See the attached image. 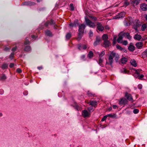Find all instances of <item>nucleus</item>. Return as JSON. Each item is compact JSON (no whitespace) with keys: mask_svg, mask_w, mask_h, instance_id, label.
<instances>
[{"mask_svg":"<svg viewBox=\"0 0 147 147\" xmlns=\"http://www.w3.org/2000/svg\"><path fill=\"white\" fill-rule=\"evenodd\" d=\"M124 37L123 33L120 34L119 36L117 39V41L118 43H122V39Z\"/></svg>","mask_w":147,"mask_h":147,"instance_id":"nucleus-9","label":"nucleus"},{"mask_svg":"<svg viewBox=\"0 0 147 147\" xmlns=\"http://www.w3.org/2000/svg\"><path fill=\"white\" fill-rule=\"evenodd\" d=\"M79 24L78 20L77 19L75 20L73 23H71L69 24L70 26L76 27Z\"/></svg>","mask_w":147,"mask_h":147,"instance_id":"nucleus-7","label":"nucleus"},{"mask_svg":"<svg viewBox=\"0 0 147 147\" xmlns=\"http://www.w3.org/2000/svg\"><path fill=\"white\" fill-rule=\"evenodd\" d=\"M14 65V64L13 63H11L10 64L9 66L11 68L13 67Z\"/></svg>","mask_w":147,"mask_h":147,"instance_id":"nucleus-58","label":"nucleus"},{"mask_svg":"<svg viewBox=\"0 0 147 147\" xmlns=\"http://www.w3.org/2000/svg\"><path fill=\"white\" fill-rule=\"evenodd\" d=\"M28 92L27 91H24L23 92V94L25 96H26L28 94Z\"/></svg>","mask_w":147,"mask_h":147,"instance_id":"nucleus-60","label":"nucleus"},{"mask_svg":"<svg viewBox=\"0 0 147 147\" xmlns=\"http://www.w3.org/2000/svg\"><path fill=\"white\" fill-rule=\"evenodd\" d=\"M138 88H139L140 89H141L142 88V85L141 84H139L138 86Z\"/></svg>","mask_w":147,"mask_h":147,"instance_id":"nucleus-59","label":"nucleus"},{"mask_svg":"<svg viewBox=\"0 0 147 147\" xmlns=\"http://www.w3.org/2000/svg\"><path fill=\"white\" fill-rule=\"evenodd\" d=\"M31 37L32 39H35L36 38V36L34 35H32Z\"/></svg>","mask_w":147,"mask_h":147,"instance_id":"nucleus-62","label":"nucleus"},{"mask_svg":"<svg viewBox=\"0 0 147 147\" xmlns=\"http://www.w3.org/2000/svg\"><path fill=\"white\" fill-rule=\"evenodd\" d=\"M134 70L135 71V73L136 74L138 75L139 74L140 72L141 71V70L140 69H134Z\"/></svg>","mask_w":147,"mask_h":147,"instance_id":"nucleus-40","label":"nucleus"},{"mask_svg":"<svg viewBox=\"0 0 147 147\" xmlns=\"http://www.w3.org/2000/svg\"><path fill=\"white\" fill-rule=\"evenodd\" d=\"M140 0H134L132 2V3L134 5H137L140 3Z\"/></svg>","mask_w":147,"mask_h":147,"instance_id":"nucleus-21","label":"nucleus"},{"mask_svg":"<svg viewBox=\"0 0 147 147\" xmlns=\"http://www.w3.org/2000/svg\"><path fill=\"white\" fill-rule=\"evenodd\" d=\"M143 45V43L142 42H137L136 44V47L138 49H141Z\"/></svg>","mask_w":147,"mask_h":147,"instance_id":"nucleus-13","label":"nucleus"},{"mask_svg":"<svg viewBox=\"0 0 147 147\" xmlns=\"http://www.w3.org/2000/svg\"><path fill=\"white\" fill-rule=\"evenodd\" d=\"M138 77L139 79H140L144 77V75L143 74H141L140 75L139 74L138 76Z\"/></svg>","mask_w":147,"mask_h":147,"instance_id":"nucleus-51","label":"nucleus"},{"mask_svg":"<svg viewBox=\"0 0 147 147\" xmlns=\"http://www.w3.org/2000/svg\"><path fill=\"white\" fill-rule=\"evenodd\" d=\"M74 107L78 111L80 110L81 107L79 106L78 104H76L74 106Z\"/></svg>","mask_w":147,"mask_h":147,"instance_id":"nucleus-27","label":"nucleus"},{"mask_svg":"<svg viewBox=\"0 0 147 147\" xmlns=\"http://www.w3.org/2000/svg\"><path fill=\"white\" fill-rule=\"evenodd\" d=\"M93 54L92 51H90L88 54V56L89 58H91L93 56Z\"/></svg>","mask_w":147,"mask_h":147,"instance_id":"nucleus-33","label":"nucleus"},{"mask_svg":"<svg viewBox=\"0 0 147 147\" xmlns=\"http://www.w3.org/2000/svg\"><path fill=\"white\" fill-rule=\"evenodd\" d=\"M87 95L89 96H94V94H92V92L89 91H88L87 92Z\"/></svg>","mask_w":147,"mask_h":147,"instance_id":"nucleus-41","label":"nucleus"},{"mask_svg":"<svg viewBox=\"0 0 147 147\" xmlns=\"http://www.w3.org/2000/svg\"><path fill=\"white\" fill-rule=\"evenodd\" d=\"M29 42H30L29 40L27 39H26L25 41L24 44L25 45H26L29 44Z\"/></svg>","mask_w":147,"mask_h":147,"instance_id":"nucleus-50","label":"nucleus"},{"mask_svg":"<svg viewBox=\"0 0 147 147\" xmlns=\"http://www.w3.org/2000/svg\"><path fill=\"white\" fill-rule=\"evenodd\" d=\"M128 49L131 51H133L135 49V47L132 43H130L128 47Z\"/></svg>","mask_w":147,"mask_h":147,"instance_id":"nucleus-10","label":"nucleus"},{"mask_svg":"<svg viewBox=\"0 0 147 147\" xmlns=\"http://www.w3.org/2000/svg\"><path fill=\"white\" fill-rule=\"evenodd\" d=\"M45 34L47 36H52L53 35L51 32L49 30H47L45 31Z\"/></svg>","mask_w":147,"mask_h":147,"instance_id":"nucleus-23","label":"nucleus"},{"mask_svg":"<svg viewBox=\"0 0 147 147\" xmlns=\"http://www.w3.org/2000/svg\"><path fill=\"white\" fill-rule=\"evenodd\" d=\"M109 60L110 65L112 66L113 61V59L109 57Z\"/></svg>","mask_w":147,"mask_h":147,"instance_id":"nucleus-36","label":"nucleus"},{"mask_svg":"<svg viewBox=\"0 0 147 147\" xmlns=\"http://www.w3.org/2000/svg\"><path fill=\"white\" fill-rule=\"evenodd\" d=\"M130 63L134 67H136L137 66V64L136 61L134 59L131 60L130 61Z\"/></svg>","mask_w":147,"mask_h":147,"instance_id":"nucleus-22","label":"nucleus"},{"mask_svg":"<svg viewBox=\"0 0 147 147\" xmlns=\"http://www.w3.org/2000/svg\"><path fill=\"white\" fill-rule=\"evenodd\" d=\"M70 7L71 10L73 11L74 10V7L73 6V5L72 3H71L70 4Z\"/></svg>","mask_w":147,"mask_h":147,"instance_id":"nucleus-43","label":"nucleus"},{"mask_svg":"<svg viewBox=\"0 0 147 147\" xmlns=\"http://www.w3.org/2000/svg\"><path fill=\"white\" fill-rule=\"evenodd\" d=\"M105 54V51H102L101 53L99 54V56L100 58H101Z\"/></svg>","mask_w":147,"mask_h":147,"instance_id":"nucleus-39","label":"nucleus"},{"mask_svg":"<svg viewBox=\"0 0 147 147\" xmlns=\"http://www.w3.org/2000/svg\"><path fill=\"white\" fill-rule=\"evenodd\" d=\"M123 45H126L128 44V42L127 40H124L123 41H122Z\"/></svg>","mask_w":147,"mask_h":147,"instance_id":"nucleus-52","label":"nucleus"},{"mask_svg":"<svg viewBox=\"0 0 147 147\" xmlns=\"http://www.w3.org/2000/svg\"><path fill=\"white\" fill-rule=\"evenodd\" d=\"M117 49H119L120 50H122L123 49V48H122L121 47V46H120L119 45H117Z\"/></svg>","mask_w":147,"mask_h":147,"instance_id":"nucleus-53","label":"nucleus"},{"mask_svg":"<svg viewBox=\"0 0 147 147\" xmlns=\"http://www.w3.org/2000/svg\"><path fill=\"white\" fill-rule=\"evenodd\" d=\"M127 101L125 98H121L119 101V104L120 105H125L127 104Z\"/></svg>","mask_w":147,"mask_h":147,"instance_id":"nucleus-11","label":"nucleus"},{"mask_svg":"<svg viewBox=\"0 0 147 147\" xmlns=\"http://www.w3.org/2000/svg\"><path fill=\"white\" fill-rule=\"evenodd\" d=\"M93 35V33L92 31L90 30L89 33V36L90 37L92 36Z\"/></svg>","mask_w":147,"mask_h":147,"instance_id":"nucleus-47","label":"nucleus"},{"mask_svg":"<svg viewBox=\"0 0 147 147\" xmlns=\"http://www.w3.org/2000/svg\"><path fill=\"white\" fill-rule=\"evenodd\" d=\"M7 78L6 76L4 74H3L2 75L0 76V79L1 80H5Z\"/></svg>","mask_w":147,"mask_h":147,"instance_id":"nucleus-32","label":"nucleus"},{"mask_svg":"<svg viewBox=\"0 0 147 147\" xmlns=\"http://www.w3.org/2000/svg\"><path fill=\"white\" fill-rule=\"evenodd\" d=\"M147 27V25L146 24H143L141 27V30L142 31H144L146 29V28Z\"/></svg>","mask_w":147,"mask_h":147,"instance_id":"nucleus-34","label":"nucleus"},{"mask_svg":"<svg viewBox=\"0 0 147 147\" xmlns=\"http://www.w3.org/2000/svg\"><path fill=\"white\" fill-rule=\"evenodd\" d=\"M123 34L124 36H126L128 39L130 40L131 38V37L129 35V34L128 32H123Z\"/></svg>","mask_w":147,"mask_h":147,"instance_id":"nucleus-19","label":"nucleus"},{"mask_svg":"<svg viewBox=\"0 0 147 147\" xmlns=\"http://www.w3.org/2000/svg\"><path fill=\"white\" fill-rule=\"evenodd\" d=\"M97 102L96 101H90L88 103V104H89L92 106L95 107V106L97 105Z\"/></svg>","mask_w":147,"mask_h":147,"instance_id":"nucleus-17","label":"nucleus"},{"mask_svg":"<svg viewBox=\"0 0 147 147\" xmlns=\"http://www.w3.org/2000/svg\"><path fill=\"white\" fill-rule=\"evenodd\" d=\"M88 109L89 111H93V108L92 106H91L88 107Z\"/></svg>","mask_w":147,"mask_h":147,"instance_id":"nucleus-55","label":"nucleus"},{"mask_svg":"<svg viewBox=\"0 0 147 147\" xmlns=\"http://www.w3.org/2000/svg\"><path fill=\"white\" fill-rule=\"evenodd\" d=\"M125 15V13L124 12H121L118 15L115 16L113 18L114 19H117L121 18L124 17Z\"/></svg>","mask_w":147,"mask_h":147,"instance_id":"nucleus-4","label":"nucleus"},{"mask_svg":"<svg viewBox=\"0 0 147 147\" xmlns=\"http://www.w3.org/2000/svg\"><path fill=\"white\" fill-rule=\"evenodd\" d=\"M85 21L87 25L89 27L94 28L95 26V24L94 22H92L86 17H85Z\"/></svg>","mask_w":147,"mask_h":147,"instance_id":"nucleus-3","label":"nucleus"},{"mask_svg":"<svg viewBox=\"0 0 147 147\" xmlns=\"http://www.w3.org/2000/svg\"><path fill=\"white\" fill-rule=\"evenodd\" d=\"M87 48L86 45L79 44L78 45V48L80 50L82 49H85Z\"/></svg>","mask_w":147,"mask_h":147,"instance_id":"nucleus-15","label":"nucleus"},{"mask_svg":"<svg viewBox=\"0 0 147 147\" xmlns=\"http://www.w3.org/2000/svg\"><path fill=\"white\" fill-rule=\"evenodd\" d=\"M14 53L13 52H12L11 53L10 55L9 56V58L11 59H13V57Z\"/></svg>","mask_w":147,"mask_h":147,"instance_id":"nucleus-42","label":"nucleus"},{"mask_svg":"<svg viewBox=\"0 0 147 147\" xmlns=\"http://www.w3.org/2000/svg\"><path fill=\"white\" fill-rule=\"evenodd\" d=\"M100 42L99 39L98 40L97 39L95 41L94 43V46H96L98 44L99 42Z\"/></svg>","mask_w":147,"mask_h":147,"instance_id":"nucleus-44","label":"nucleus"},{"mask_svg":"<svg viewBox=\"0 0 147 147\" xmlns=\"http://www.w3.org/2000/svg\"><path fill=\"white\" fill-rule=\"evenodd\" d=\"M142 55H145V56L147 57V49L146 51L142 53Z\"/></svg>","mask_w":147,"mask_h":147,"instance_id":"nucleus-48","label":"nucleus"},{"mask_svg":"<svg viewBox=\"0 0 147 147\" xmlns=\"http://www.w3.org/2000/svg\"><path fill=\"white\" fill-rule=\"evenodd\" d=\"M108 38V36L107 34H105L103 35L102 36V38L104 41L107 40Z\"/></svg>","mask_w":147,"mask_h":147,"instance_id":"nucleus-30","label":"nucleus"},{"mask_svg":"<svg viewBox=\"0 0 147 147\" xmlns=\"http://www.w3.org/2000/svg\"><path fill=\"white\" fill-rule=\"evenodd\" d=\"M127 61V59L125 57L122 58L121 59V62L122 63H125Z\"/></svg>","mask_w":147,"mask_h":147,"instance_id":"nucleus-25","label":"nucleus"},{"mask_svg":"<svg viewBox=\"0 0 147 147\" xmlns=\"http://www.w3.org/2000/svg\"><path fill=\"white\" fill-rule=\"evenodd\" d=\"M49 24L51 25L55 26V23L53 20H51L50 21H47L44 24V26L46 27H48Z\"/></svg>","mask_w":147,"mask_h":147,"instance_id":"nucleus-6","label":"nucleus"},{"mask_svg":"<svg viewBox=\"0 0 147 147\" xmlns=\"http://www.w3.org/2000/svg\"><path fill=\"white\" fill-rule=\"evenodd\" d=\"M107 117V116L105 115L101 119V121H104L105 120Z\"/></svg>","mask_w":147,"mask_h":147,"instance_id":"nucleus-54","label":"nucleus"},{"mask_svg":"<svg viewBox=\"0 0 147 147\" xmlns=\"http://www.w3.org/2000/svg\"><path fill=\"white\" fill-rule=\"evenodd\" d=\"M104 28L100 23L98 22L97 23V29L99 31H102L104 30Z\"/></svg>","mask_w":147,"mask_h":147,"instance_id":"nucleus-5","label":"nucleus"},{"mask_svg":"<svg viewBox=\"0 0 147 147\" xmlns=\"http://www.w3.org/2000/svg\"><path fill=\"white\" fill-rule=\"evenodd\" d=\"M8 64L6 63L3 64L1 66V68L3 69H4L7 68Z\"/></svg>","mask_w":147,"mask_h":147,"instance_id":"nucleus-28","label":"nucleus"},{"mask_svg":"<svg viewBox=\"0 0 147 147\" xmlns=\"http://www.w3.org/2000/svg\"><path fill=\"white\" fill-rule=\"evenodd\" d=\"M16 71L18 73H20L22 72V70L19 68H17Z\"/></svg>","mask_w":147,"mask_h":147,"instance_id":"nucleus-56","label":"nucleus"},{"mask_svg":"<svg viewBox=\"0 0 147 147\" xmlns=\"http://www.w3.org/2000/svg\"><path fill=\"white\" fill-rule=\"evenodd\" d=\"M106 115L107 116V117H113V116L111 114H109Z\"/></svg>","mask_w":147,"mask_h":147,"instance_id":"nucleus-61","label":"nucleus"},{"mask_svg":"<svg viewBox=\"0 0 147 147\" xmlns=\"http://www.w3.org/2000/svg\"><path fill=\"white\" fill-rule=\"evenodd\" d=\"M89 18L93 21H95L97 20V18L94 16H89Z\"/></svg>","mask_w":147,"mask_h":147,"instance_id":"nucleus-37","label":"nucleus"},{"mask_svg":"<svg viewBox=\"0 0 147 147\" xmlns=\"http://www.w3.org/2000/svg\"><path fill=\"white\" fill-rule=\"evenodd\" d=\"M116 54V53L112 52L111 53L109 57L113 59L115 57Z\"/></svg>","mask_w":147,"mask_h":147,"instance_id":"nucleus-31","label":"nucleus"},{"mask_svg":"<svg viewBox=\"0 0 147 147\" xmlns=\"http://www.w3.org/2000/svg\"><path fill=\"white\" fill-rule=\"evenodd\" d=\"M103 44L104 45V47H109L111 45L109 41L108 40L104 41Z\"/></svg>","mask_w":147,"mask_h":147,"instance_id":"nucleus-14","label":"nucleus"},{"mask_svg":"<svg viewBox=\"0 0 147 147\" xmlns=\"http://www.w3.org/2000/svg\"><path fill=\"white\" fill-rule=\"evenodd\" d=\"M4 93V90L2 89H0V94H3Z\"/></svg>","mask_w":147,"mask_h":147,"instance_id":"nucleus-57","label":"nucleus"},{"mask_svg":"<svg viewBox=\"0 0 147 147\" xmlns=\"http://www.w3.org/2000/svg\"><path fill=\"white\" fill-rule=\"evenodd\" d=\"M86 26L84 24H82L79 26L78 31L79 33H78L79 36L78 38V40H80L82 36V35L84 32V29H85Z\"/></svg>","mask_w":147,"mask_h":147,"instance_id":"nucleus-1","label":"nucleus"},{"mask_svg":"<svg viewBox=\"0 0 147 147\" xmlns=\"http://www.w3.org/2000/svg\"><path fill=\"white\" fill-rule=\"evenodd\" d=\"M125 96L127 99L129 100H133L131 95L129 94H128L127 93H126L125 94Z\"/></svg>","mask_w":147,"mask_h":147,"instance_id":"nucleus-18","label":"nucleus"},{"mask_svg":"<svg viewBox=\"0 0 147 147\" xmlns=\"http://www.w3.org/2000/svg\"><path fill=\"white\" fill-rule=\"evenodd\" d=\"M140 22L138 20H134L132 22H130V24L132 25L133 28L136 30V32H138V27L139 26Z\"/></svg>","mask_w":147,"mask_h":147,"instance_id":"nucleus-2","label":"nucleus"},{"mask_svg":"<svg viewBox=\"0 0 147 147\" xmlns=\"http://www.w3.org/2000/svg\"><path fill=\"white\" fill-rule=\"evenodd\" d=\"M85 57V56L84 55H82L81 56V58L82 59H84Z\"/></svg>","mask_w":147,"mask_h":147,"instance_id":"nucleus-64","label":"nucleus"},{"mask_svg":"<svg viewBox=\"0 0 147 147\" xmlns=\"http://www.w3.org/2000/svg\"><path fill=\"white\" fill-rule=\"evenodd\" d=\"M102 62L103 60L101 58H100L98 63L101 66H103V65L102 64Z\"/></svg>","mask_w":147,"mask_h":147,"instance_id":"nucleus-35","label":"nucleus"},{"mask_svg":"<svg viewBox=\"0 0 147 147\" xmlns=\"http://www.w3.org/2000/svg\"><path fill=\"white\" fill-rule=\"evenodd\" d=\"M141 38V36L139 34H136L134 36V38L139 40Z\"/></svg>","mask_w":147,"mask_h":147,"instance_id":"nucleus-20","label":"nucleus"},{"mask_svg":"<svg viewBox=\"0 0 147 147\" xmlns=\"http://www.w3.org/2000/svg\"><path fill=\"white\" fill-rule=\"evenodd\" d=\"M121 72L124 74H127L128 73V71L125 68H124L121 69Z\"/></svg>","mask_w":147,"mask_h":147,"instance_id":"nucleus-29","label":"nucleus"},{"mask_svg":"<svg viewBox=\"0 0 147 147\" xmlns=\"http://www.w3.org/2000/svg\"><path fill=\"white\" fill-rule=\"evenodd\" d=\"M129 4V3L127 1V0H125L123 3V5L122 7H126Z\"/></svg>","mask_w":147,"mask_h":147,"instance_id":"nucleus-26","label":"nucleus"},{"mask_svg":"<svg viewBox=\"0 0 147 147\" xmlns=\"http://www.w3.org/2000/svg\"><path fill=\"white\" fill-rule=\"evenodd\" d=\"M35 3L33 2H32L30 1H26L22 3V5H34Z\"/></svg>","mask_w":147,"mask_h":147,"instance_id":"nucleus-12","label":"nucleus"},{"mask_svg":"<svg viewBox=\"0 0 147 147\" xmlns=\"http://www.w3.org/2000/svg\"><path fill=\"white\" fill-rule=\"evenodd\" d=\"M139 111L138 109H135L133 110V112L135 114H137L138 113Z\"/></svg>","mask_w":147,"mask_h":147,"instance_id":"nucleus-46","label":"nucleus"},{"mask_svg":"<svg viewBox=\"0 0 147 147\" xmlns=\"http://www.w3.org/2000/svg\"><path fill=\"white\" fill-rule=\"evenodd\" d=\"M113 109H115L117 107V106L116 105H113Z\"/></svg>","mask_w":147,"mask_h":147,"instance_id":"nucleus-63","label":"nucleus"},{"mask_svg":"<svg viewBox=\"0 0 147 147\" xmlns=\"http://www.w3.org/2000/svg\"><path fill=\"white\" fill-rule=\"evenodd\" d=\"M82 115L84 117H89L90 115L89 113L86 110H84L82 111Z\"/></svg>","mask_w":147,"mask_h":147,"instance_id":"nucleus-8","label":"nucleus"},{"mask_svg":"<svg viewBox=\"0 0 147 147\" xmlns=\"http://www.w3.org/2000/svg\"><path fill=\"white\" fill-rule=\"evenodd\" d=\"M140 8L143 11H145L147 10V5L143 3L141 5Z\"/></svg>","mask_w":147,"mask_h":147,"instance_id":"nucleus-16","label":"nucleus"},{"mask_svg":"<svg viewBox=\"0 0 147 147\" xmlns=\"http://www.w3.org/2000/svg\"><path fill=\"white\" fill-rule=\"evenodd\" d=\"M115 59L116 61V62H117L118 61L119 58V55L116 54V53L115 54Z\"/></svg>","mask_w":147,"mask_h":147,"instance_id":"nucleus-45","label":"nucleus"},{"mask_svg":"<svg viewBox=\"0 0 147 147\" xmlns=\"http://www.w3.org/2000/svg\"><path fill=\"white\" fill-rule=\"evenodd\" d=\"M71 37V34L70 33H67L66 35V38L67 39H69Z\"/></svg>","mask_w":147,"mask_h":147,"instance_id":"nucleus-38","label":"nucleus"},{"mask_svg":"<svg viewBox=\"0 0 147 147\" xmlns=\"http://www.w3.org/2000/svg\"><path fill=\"white\" fill-rule=\"evenodd\" d=\"M17 47L16 46L13 48L11 49L12 51H13L12 52L14 53V52H15L17 49Z\"/></svg>","mask_w":147,"mask_h":147,"instance_id":"nucleus-49","label":"nucleus"},{"mask_svg":"<svg viewBox=\"0 0 147 147\" xmlns=\"http://www.w3.org/2000/svg\"><path fill=\"white\" fill-rule=\"evenodd\" d=\"M24 50L25 51L29 52L31 50V48L30 46H26L24 49Z\"/></svg>","mask_w":147,"mask_h":147,"instance_id":"nucleus-24","label":"nucleus"}]
</instances>
